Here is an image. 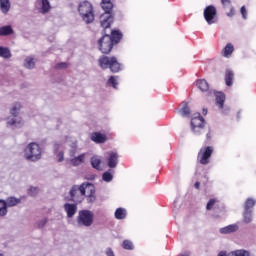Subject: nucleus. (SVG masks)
<instances>
[{"mask_svg":"<svg viewBox=\"0 0 256 256\" xmlns=\"http://www.w3.org/2000/svg\"><path fill=\"white\" fill-rule=\"evenodd\" d=\"M221 3L224 8L231 7V0H221Z\"/></svg>","mask_w":256,"mask_h":256,"instance_id":"c03bdc74","label":"nucleus"},{"mask_svg":"<svg viewBox=\"0 0 256 256\" xmlns=\"http://www.w3.org/2000/svg\"><path fill=\"white\" fill-rule=\"evenodd\" d=\"M115 219H118V221H121L123 219L127 218V210L125 208H117L114 213Z\"/></svg>","mask_w":256,"mask_h":256,"instance_id":"412c9836","label":"nucleus"},{"mask_svg":"<svg viewBox=\"0 0 256 256\" xmlns=\"http://www.w3.org/2000/svg\"><path fill=\"white\" fill-rule=\"evenodd\" d=\"M233 51H235V47L233 46V44L228 43L222 50V55L223 57H226V59H229V57L233 55Z\"/></svg>","mask_w":256,"mask_h":256,"instance_id":"aec40b11","label":"nucleus"},{"mask_svg":"<svg viewBox=\"0 0 256 256\" xmlns=\"http://www.w3.org/2000/svg\"><path fill=\"white\" fill-rule=\"evenodd\" d=\"M235 15V9L230 6V12L227 13V17H233Z\"/></svg>","mask_w":256,"mask_h":256,"instance_id":"a18cd8bd","label":"nucleus"},{"mask_svg":"<svg viewBox=\"0 0 256 256\" xmlns=\"http://www.w3.org/2000/svg\"><path fill=\"white\" fill-rule=\"evenodd\" d=\"M62 149H63V145H61L59 143L54 144V153L56 155V159H57L58 163H61L65 159Z\"/></svg>","mask_w":256,"mask_h":256,"instance_id":"f3484780","label":"nucleus"},{"mask_svg":"<svg viewBox=\"0 0 256 256\" xmlns=\"http://www.w3.org/2000/svg\"><path fill=\"white\" fill-rule=\"evenodd\" d=\"M218 256H227V252L226 251H221V252H219Z\"/></svg>","mask_w":256,"mask_h":256,"instance_id":"09e8293b","label":"nucleus"},{"mask_svg":"<svg viewBox=\"0 0 256 256\" xmlns=\"http://www.w3.org/2000/svg\"><path fill=\"white\" fill-rule=\"evenodd\" d=\"M98 45L102 53H111V49H113V40L109 34H105L101 39L98 40Z\"/></svg>","mask_w":256,"mask_h":256,"instance_id":"1a4fd4ad","label":"nucleus"},{"mask_svg":"<svg viewBox=\"0 0 256 256\" xmlns=\"http://www.w3.org/2000/svg\"><path fill=\"white\" fill-rule=\"evenodd\" d=\"M216 97V105L219 106V109H223V105L225 103V94L223 92L214 93Z\"/></svg>","mask_w":256,"mask_h":256,"instance_id":"4be33fe9","label":"nucleus"},{"mask_svg":"<svg viewBox=\"0 0 256 256\" xmlns=\"http://www.w3.org/2000/svg\"><path fill=\"white\" fill-rule=\"evenodd\" d=\"M206 137H207V139H211V132H208V133L206 134Z\"/></svg>","mask_w":256,"mask_h":256,"instance_id":"603ef678","label":"nucleus"},{"mask_svg":"<svg viewBox=\"0 0 256 256\" xmlns=\"http://www.w3.org/2000/svg\"><path fill=\"white\" fill-rule=\"evenodd\" d=\"M118 81H119V77H117V76H111V77L109 78V80H108V85H112V87H113L114 89H117V85H119Z\"/></svg>","mask_w":256,"mask_h":256,"instance_id":"e433bc0d","label":"nucleus"},{"mask_svg":"<svg viewBox=\"0 0 256 256\" xmlns=\"http://www.w3.org/2000/svg\"><path fill=\"white\" fill-rule=\"evenodd\" d=\"M235 77V74L231 70H226V75H225V81L227 87H231L233 85V78Z\"/></svg>","mask_w":256,"mask_h":256,"instance_id":"a878e982","label":"nucleus"},{"mask_svg":"<svg viewBox=\"0 0 256 256\" xmlns=\"http://www.w3.org/2000/svg\"><path fill=\"white\" fill-rule=\"evenodd\" d=\"M11 10V0H0V11L4 15H7L8 11Z\"/></svg>","mask_w":256,"mask_h":256,"instance_id":"6ab92c4d","label":"nucleus"},{"mask_svg":"<svg viewBox=\"0 0 256 256\" xmlns=\"http://www.w3.org/2000/svg\"><path fill=\"white\" fill-rule=\"evenodd\" d=\"M122 247L123 249H126L128 251H133V242H131L130 240H124L122 243Z\"/></svg>","mask_w":256,"mask_h":256,"instance_id":"58836bf2","label":"nucleus"},{"mask_svg":"<svg viewBox=\"0 0 256 256\" xmlns=\"http://www.w3.org/2000/svg\"><path fill=\"white\" fill-rule=\"evenodd\" d=\"M24 67L26 69H35V59L33 57H27L24 61Z\"/></svg>","mask_w":256,"mask_h":256,"instance_id":"72a5a7b5","label":"nucleus"},{"mask_svg":"<svg viewBox=\"0 0 256 256\" xmlns=\"http://www.w3.org/2000/svg\"><path fill=\"white\" fill-rule=\"evenodd\" d=\"M194 187H195L196 189H199V187H201V183H200V182H196V183L194 184Z\"/></svg>","mask_w":256,"mask_h":256,"instance_id":"8fccbe9b","label":"nucleus"},{"mask_svg":"<svg viewBox=\"0 0 256 256\" xmlns=\"http://www.w3.org/2000/svg\"><path fill=\"white\" fill-rule=\"evenodd\" d=\"M70 163L74 166V167H78V165H81V163H85V153L80 154L77 157H74L70 160Z\"/></svg>","mask_w":256,"mask_h":256,"instance_id":"393cba45","label":"nucleus"},{"mask_svg":"<svg viewBox=\"0 0 256 256\" xmlns=\"http://www.w3.org/2000/svg\"><path fill=\"white\" fill-rule=\"evenodd\" d=\"M64 211L66 212L68 219H73L77 213V204L65 203Z\"/></svg>","mask_w":256,"mask_h":256,"instance_id":"2eb2a0df","label":"nucleus"},{"mask_svg":"<svg viewBox=\"0 0 256 256\" xmlns=\"http://www.w3.org/2000/svg\"><path fill=\"white\" fill-rule=\"evenodd\" d=\"M21 203V199L15 197H9L7 200L0 199V217L7 215V207H15Z\"/></svg>","mask_w":256,"mask_h":256,"instance_id":"6e6552de","label":"nucleus"},{"mask_svg":"<svg viewBox=\"0 0 256 256\" xmlns=\"http://www.w3.org/2000/svg\"><path fill=\"white\" fill-rule=\"evenodd\" d=\"M255 205H256V200L253 198H248L245 201L244 210L251 211V209H253V207H255Z\"/></svg>","mask_w":256,"mask_h":256,"instance_id":"7c9ffc66","label":"nucleus"},{"mask_svg":"<svg viewBox=\"0 0 256 256\" xmlns=\"http://www.w3.org/2000/svg\"><path fill=\"white\" fill-rule=\"evenodd\" d=\"M222 113H224L225 115H227L229 113V108H226L224 110H222Z\"/></svg>","mask_w":256,"mask_h":256,"instance_id":"3c124183","label":"nucleus"},{"mask_svg":"<svg viewBox=\"0 0 256 256\" xmlns=\"http://www.w3.org/2000/svg\"><path fill=\"white\" fill-rule=\"evenodd\" d=\"M0 57H3L4 59H10L11 51L9 50V48L0 46Z\"/></svg>","mask_w":256,"mask_h":256,"instance_id":"f704fd0d","label":"nucleus"},{"mask_svg":"<svg viewBox=\"0 0 256 256\" xmlns=\"http://www.w3.org/2000/svg\"><path fill=\"white\" fill-rule=\"evenodd\" d=\"M91 191L93 193V184L83 183L80 186L74 185L70 189L71 199L69 201H74L75 203H81L85 199V193Z\"/></svg>","mask_w":256,"mask_h":256,"instance_id":"f257e3e1","label":"nucleus"},{"mask_svg":"<svg viewBox=\"0 0 256 256\" xmlns=\"http://www.w3.org/2000/svg\"><path fill=\"white\" fill-rule=\"evenodd\" d=\"M78 12L82 21H85L87 24L95 21V12L93 11V4H91V2H80L78 5Z\"/></svg>","mask_w":256,"mask_h":256,"instance_id":"7ed1b4c3","label":"nucleus"},{"mask_svg":"<svg viewBox=\"0 0 256 256\" xmlns=\"http://www.w3.org/2000/svg\"><path fill=\"white\" fill-rule=\"evenodd\" d=\"M240 13H241L243 19H247V8H245V6L241 7Z\"/></svg>","mask_w":256,"mask_h":256,"instance_id":"37998d69","label":"nucleus"},{"mask_svg":"<svg viewBox=\"0 0 256 256\" xmlns=\"http://www.w3.org/2000/svg\"><path fill=\"white\" fill-rule=\"evenodd\" d=\"M108 167H110V169H115V167H117V165H119V154H117L116 152H108Z\"/></svg>","mask_w":256,"mask_h":256,"instance_id":"ddd939ff","label":"nucleus"},{"mask_svg":"<svg viewBox=\"0 0 256 256\" xmlns=\"http://www.w3.org/2000/svg\"><path fill=\"white\" fill-rule=\"evenodd\" d=\"M113 23V15L110 13H104L100 16V25L103 29H109Z\"/></svg>","mask_w":256,"mask_h":256,"instance_id":"f8f14e48","label":"nucleus"},{"mask_svg":"<svg viewBox=\"0 0 256 256\" xmlns=\"http://www.w3.org/2000/svg\"><path fill=\"white\" fill-rule=\"evenodd\" d=\"M45 225H47V218H43V219H41V220H39V221L36 222V227H37L38 229H43V227H44Z\"/></svg>","mask_w":256,"mask_h":256,"instance_id":"79ce46f5","label":"nucleus"},{"mask_svg":"<svg viewBox=\"0 0 256 256\" xmlns=\"http://www.w3.org/2000/svg\"><path fill=\"white\" fill-rule=\"evenodd\" d=\"M66 67H67V63H65V62L57 64L58 69H66Z\"/></svg>","mask_w":256,"mask_h":256,"instance_id":"de8ad7c7","label":"nucleus"},{"mask_svg":"<svg viewBox=\"0 0 256 256\" xmlns=\"http://www.w3.org/2000/svg\"><path fill=\"white\" fill-rule=\"evenodd\" d=\"M204 19L209 25H214L217 23V8L215 6L210 5L204 9Z\"/></svg>","mask_w":256,"mask_h":256,"instance_id":"9d476101","label":"nucleus"},{"mask_svg":"<svg viewBox=\"0 0 256 256\" xmlns=\"http://www.w3.org/2000/svg\"><path fill=\"white\" fill-rule=\"evenodd\" d=\"M51 11V4L49 3V0H42L41 2V8L40 13H49Z\"/></svg>","mask_w":256,"mask_h":256,"instance_id":"bb28decb","label":"nucleus"},{"mask_svg":"<svg viewBox=\"0 0 256 256\" xmlns=\"http://www.w3.org/2000/svg\"><path fill=\"white\" fill-rule=\"evenodd\" d=\"M101 7L105 11L104 13H109L111 15V12L113 11V3H111V0H102Z\"/></svg>","mask_w":256,"mask_h":256,"instance_id":"5701e85b","label":"nucleus"},{"mask_svg":"<svg viewBox=\"0 0 256 256\" xmlns=\"http://www.w3.org/2000/svg\"><path fill=\"white\" fill-rule=\"evenodd\" d=\"M95 215L91 210H81L78 213L77 223L79 227H91Z\"/></svg>","mask_w":256,"mask_h":256,"instance_id":"0eeeda50","label":"nucleus"},{"mask_svg":"<svg viewBox=\"0 0 256 256\" xmlns=\"http://www.w3.org/2000/svg\"><path fill=\"white\" fill-rule=\"evenodd\" d=\"M219 231H220V233L222 235H229L231 233H235V232L239 231V225H237V224H230L228 226L220 228Z\"/></svg>","mask_w":256,"mask_h":256,"instance_id":"dca6fc26","label":"nucleus"},{"mask_svg":"<svg viewBox=\"0 0 256 256\" xmlns=\"http://www.w3.org/2000/svg\"><path fill=\"white\" fill-rule=\"evenodd\" d=\"M211 155H213V147L208 146L204 150L201 149L198 153L201 165H208Z\"/></svg>","mask_w":256,"mask_h":256,"instance_id":"9b49d317","label":"nucleus"},{"mask_svg":"<svg viewBox=\"0 0 256 256\" xmlns=\"http://www.w3.org/2000/svg\"><path fill=\"white\" fill-rule=\"evenodd\" d=\"M102 179L106 183H111V181H113V174H111V172H109V171L104 172L102 175Z\"/></svg>","mask_w":256,"mask_h":256,"instance_id":"4c0bfd02","label":"nucleus"},{"mask_svg":"<svg viewBox=\"0 0 256 256\" xmlns=\"http://www.w3.org/2000/svg\"><path fill=\"white\" fill-rule=\"evenodd\" d=\"M91 165L93 169H97L99 171V169H101V158L98 156H93L91 158Z\"/></svg>","mask_w":256,"mask_h":256,"instance_id":"473e14b6","label":"nucleus"},{"mask_svg":"<svg viewBox=\"0 0 256 256\" xmlns=\"http://www.w3.org/2000/svg\"><path fill=\"white\" fill-rule=\"evenodd\" d=\"M91 141L94 143H105L107 141V135L101 132H93L91 134Z\"/></svg>","mask_w":256,"mask_h":256,"instance_id":"a211bd4d","label":"nucleus"},{"mask_svg":"<svg viewBox=\"0 0 256 256\" xmlns=\"http://www.w3.org/2000/svg\"><path fill=\"white\" fill-rule=\"evenodd\" d=\"M251 254L247 250H235L227 253V256H250Z\"/></svg>","mask_w":256,"mask_h":256,"instance_id":"c85d7f7f","label":"nucleus"},{"mask_svg":"<svg viewBox=\"0 0 256 256\" xmlns=\"http://www.w3.org/2000/svg\"><path fill=\"white\" fill-rule=\"evenodd\" d=\"M207 109H203V114L206 115Z\"/></svg>","mask_w":256,"mask_h":256,"instance_id":"864d4df0","label":"nucleus"},{"mask_svg":"<svg viewBox=\"0 0 256 256\" xmlns=\"http://www.w3.org/2000/svg\"><path fill=\"white\" fill-rule=\"evenodd\" d=\"M253 221V210H244V222L251 223Z\"/></svg>","mask_w":256,"mask_h":256,"instance_id":"c9c22d12","label":"nucleus"},{"mask_svg":"<svg viewBox=\"0 0 256 256\" xmlns=\"http://www.w3.org/2000/svg\"><path fill=\"white\" fill-rule=\"evenodd\" d=\"M42 155L43 149L35 142L28 144L24 149V157L27 161H32L35 163L41 159Z\"/></svg>","mask_w":256,"mask_h":256,"instance_id":"20e7f679","label":"nucleus"},{"mask_svg":"<svg viewBox=\"0 0 256 256\" xmlns=\"http://www.w3.org/2000/svg\"><path fill=\"white\" fill-rule=\"evenodd\" d=\"M110 37H111L112 43H119V41H121V39L123 38V33H121V31L119 30H112Z\"/></svg>","mask_w":256,"mask_h":256,"instance_id":"b1692460","label":"nucleus"},{"mask_svg":"<svg viewBox=\"0 0 256 256\" xmlns=\"http://www.w3.org/2000/svg\"><path fill=\"white\" fill-rule=\"evenodd\" d=\"M0 256H3V254H0Z\"/></svg>","mask_w":256,"mask_h":256,"instance_id":"5fc2aeb1","label":"nucleus"},{"mask_svg":"<svg viewBox=\"0 0 256 256\" xmlns=\"http://www.w3.org/2000/svg\"><path fill=\"white\" fill-rule=\"evenodd\" d=\"M191 131L194 135H201L205 131V119L200 113H195L191 119Z\"/></svg>","mask_w":256,"mask_h":256,"instance_id":"423d86ee","label":"nucleus"},{"mask_svg":"<svg viewBox=\"0 0 256 256\" xmlns=\"http://www.w3.org/2000/svg\"><path fill=\"white\" fill-rule=\"evenodd\" d=\"M180 115L183 117H189L191 115V110L189 109V104L187 102L183 103L182 109L179 111Z\"/></svg>","mask_w":256,"mask_h":256,"instance_id":"2f4dec72","label":"nucleus"},{"mask_svg":"<svg viewBox=\"0 0 256 256\" xmlns=\"http://www.w3.org/2000/svg\"><path fill=\"white\" fill-rule=\"evenodd\" d=\"M196 87L202 91V93H208V95H212L213 91L209 89V83L205 79H200L196 81Z\"/></svg>","mask_w":256,"mask_h":256,"instance_id":"4468645a","label":"nucleus"},{"mask_svg":"<svg viewBox=\"0 0 256 256\" xmlns=\"http://www.w3.org/2000/svg\"><path fill=\"white\" fill-rule=\"evenodd\" d=\"M38 194H39V188L38 187H30L28 189V195H30L31 197H35Z\"/></svg>","mask_w":256,"mask_h":256,"instance_id":"a19ab883","label":"nucleus"},{"mask_svg":"<svg viewBox=\"0 0 256 256\" xmlns=\"http://www.w3.org/2000/svg\"><path fill=\"white\" fill-rule=\"evenodd\" d=\"M19 111H21V103L13 104L10 109V117L7 118V127L10 129H20L23 126V118L19 116Z\"/></svg>","mask_w":256,"mask_h":256,"instance_id":"f03ea898","label":"nucleus"},{"mask_svg":"<svg viewBox=\"0 0 256 256\" xmlns=\"http://www.w3.org/2000/svg\"><path fill=\"white\" fill-rule=\"evenodd\" d=\"M219 206V199L217 198H212L208 201L206 205V210L207 211H212V209H215V207Z\"/></svg>","mask_w":256,"mask_h":256,"instance_id":"cd10ccee","label":"nucleus"},{"mask_svg":"<svg viewBox=\"0 0 256 256\" xmlns=\"http://www.w3.org/2000/svg\"><path fill=\"white\" fill-rule=\"evenodd\" d=\"M98 65L101 69H110L112 73H119L121 71V64L115 57L101 56L98 59Z\"/></svg>","mask_w":256,"mask_h":256,"instance_id":"39448f33","label":"nucleus"},{"mask_svg":"<svg viewBox=\"0 0 256 256\" xmlns=\"http://www.w3.org/2000/svg\"><path fill=\"white\" fill-rule=\"evenodd\" d=\"M106 255L107 256H115V253L113 252V249L107 248L106 249Z\"/></svg>","mask_w":256,"mask_h":256,"instance_id":"49530a36","label":"nucleus"},{"mask_svg":"<svg viewBox=\"0 0 256 256\" xmlns=\"http://www.w3.org/2000/svg\"><path fill=\"white\" fill-rule=\"evenodd\" d=\"M86 193H89L87 198L88 203H95V186H93V192L87 191Z\"/></svg>","mask_w":256,"mask_h":256,"instance_id":"ea45409f","label":"nucleus"},{"mask_svg":"<svg viewBox=\"0 0 256 256\" xmlns=\"http://www.w3.org/2000/svg\"><path fill=\"white\" fill-rule=\"evenodd\" d=\"M13 28L11 26H3L0 28V37H6L7 35H12Z\"/></svg>","mask_w":256,"mask_h":256,"instance_id":"c756f323","label":"nucleus"}]
</instances>
